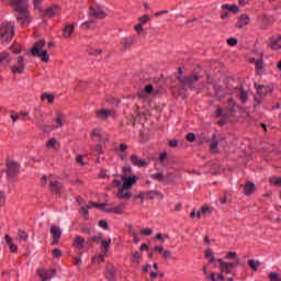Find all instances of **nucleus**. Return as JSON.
<instances>
[{
    "instance_id": "nucleus-62",
    "label": "nucleus",
    "mask_w": 281,
    "mask_h": 281,
    "mask_svg": "<svg viewBox=\"0 0 281 281\" xmlns=\"http://www.w3.org/2000/svg\"><path fill=\"white\" fill-rule=\"evenodd\" d=\"M11 52H13V54H19L21 52V46L19 45L12 46Z\"/></svg>"
},
{
    "instance_id": "nucleus-63",
    "label": "nucleus",
    "mask_w": 281,
    "mask_h": 281,
    "mask_svg": "<svg viewBox=\"0 0 281 281\" xmlns=\"http://www.w3.org/2000/svg\"><path fill=\"white\" fill-rule=\"evenodd\" d=\"M142 258V255L139 252H134L133 254V260L135 262H139V259Z\"/></svg>"
},
{
    "instance_id": "nucleus-10",
    "label": "nucleus",
    "mask_w": 281,
    "mask_h": 281,
    "mask_svg": "<svg viewBox=\"0 0 281 281\" xmlns=\"http://www.w3.org/2000/svg\"><path fill=\"white\" fill-rule=\"evenodd\" d=\"M199 75H193L189 77H178L179 82L183 85V87H192L195 82H199Z\"/></svg>"
},
{
    "instance_id": "nucleus-20",
    "label": "nucleus",
    "mask_w": 281,
    "mask_h": 281,
    "mask_svg": "<svg viewBox=\"0 0 281 281\" xmlns=\"http://www.w3.org/2000/svg\"><path fill=\"white\" fill-rule=\"evenodd\" d=\"M213 89L215 91L216 98H218L220 100H223V98H225V95H227V90H225V88H223L218 85H214Z\"/></svg>"
},
{
    "instance_id": "nucleus-60",
    "label": "nucleus",
    "mask_w": 281,
    "mask_h": 281,
    "mask_svg": "<svg viewBox=\"0 0 281 281\" xmlns=\"http://www.w3.org/2000/svg\"><path fill=\"white\" fill-rule=\"evenodd\" d=\"M76 161H77V164H80V166H85V161H83L82 155H78L76 157Z\"/></svg>"
},
{
    "instance_id": "nucleus-1",
    "label": "nucleus",
    "mask_w": 281,
    "mask_h": 281,
    "mask_svg": "<svg viewBox=\"0 0 281 281\" xmlns=\"http://www.w3.org/2000/svg\"><path fill=\"white\" fill-rule=\"evenodd\" d=\"M13 10L18 13V23L27 25L30 23V12L27 11V0H11Z\"/></svg>"
},
{
    "instance_id": "nucleus-32",
    "label": "nucleus",
    "mask_w": 281,
    "mask_h": 281,
    "mask_svg": "<svg viewBox=\"0 0 281 281\" xmlns=\"http://www.w3.org/2000/svg\"><path fill=\"white\" fill-rule=\"evenodd\" d=\"M8 63H10V53L0 54V66L8 65Z\"/></svg>"
},
{
    "instance_id": "nucleus-50",
    "label": "nucleus",
    "mask_w": 281,
    "mask_h": 281,
    "mask_svg": "<svg viewBox=\"0 0 281 281\" xmlns=\"http://www.w3.org/2000/svg\"><path fill=\"white\" fill-rule=\"evenodd\" d=\"M93 153H98L99 155H102V144H97L94 147H92Z\"/></svg>"
},
{
    "instance_id": "nucleus-5",
    "label": "nucleus",
    "mask_w": 281,
    "mask_h": 281,
    "mask_svg": "<svg viewBox=\"0 0 281 281\" xmlns=\"http://www.w3.org/2000/svg\"><path fill=\"white\" fill-rule=\"evenodd\" d=\"M139 100H147L148 98H150V95H159V88H155L153 85H147L145 86L144 89H142L138 93H137Z\"/></svg>"
},
{
    "instance_id": "nucleus-13",
    "label": "nucleus",
    "mask_w": 281,
    "mask_h": 281,
    "mask_svg": "<svg viewBox=\"0 0 281 281\" xmlns=\"http://www.w3.org/2000/svg\"><path fill=\"white\" fill-rule=\"evenodd\" d=\"M55 122L57 123V125H46L45 131H56V128H63V124H65V115L58 113Z\"/></svg>"
},
{
    "instance_id": "nucleus-44",
    "label": "nucleus",
    "mask_w": 281,
    "mask_h": 281,
    "mask_svg": "<svg viewBox=\"0 0 281 281\" xmlns=\"http://www.w3.org/2000/svg\"><path fill=\"white\" fill-rule=\"evenodd\" d=\"M227 44L231 46V47H236V45H238V40L235 38V37H231L227 40Z\"/></svg>"
},
{
    "instance_id": "nucleus-54",
    "label": "nucleus",
    "mask_w": 281,
    "mask_h": 281,
    "mask_svg": "<svg viewBox=\"0 0 281 281\" xmlns=\"http://www.w3.org/2000/svg\"><path fill=\"white\" fill-rule=\"evenodd\" d=\"M93 23H95V21L94 20H90L88 22L82 23L81 27H86V30H89V26L93 25Z\"/></svg>"
},
{
    "instance_id": "nucleus-37",
    "label": "nucleus",
    "mask_w": 281,
    "mask_h": 281,
    "mask_svg": "<svg viewBox=\"0 0 281 281\" xmlns=\"http://www.w3.org/2000/svg\"><path fill=\"white\" fill-rule=\"evenodd\" d=\"M125 207H126V203L122 202L117 206L113 207V212L114 214H122Z\"/></svg>"
},
{
    "instance_id": "nucleus-30",
    "label": "nucleus",
    "mask_w": 281,
    "mask_h": 281,
    "mask_svg": "<svg viewBox=\"0 0 281 281\" xmlns=\"http://www.w3.org/2000/svg\"><path fill=\"white\" fill-rule=\"evenodd\" d=\"M16 238L21 243H26L27 238H30V235L27 233H25V231L19 229Z\"/></svg>"
},
{
    "instance_id": "nucleus-6",
    "label": "nucleus",
    "mask_w": 281,
    "mask_h": 281,
    "mask_svg": "<svg viewBox=\"0 0 281 281\" xmlns=\"http://www.w3.org/2000/svg\"><path fill=\"white\" fill-rule=\"evenodd\" d=\"M217 262L220 263V270L222 273L229 274L232 273V269H236L238 267V262H227L223 259H217Z\"/></svg>"
},
{
    "instance_id": "nucleus-3",
    "label": "nucleus",
    "mask_w": 281,
    "mask_h": 281,
    "mask_svg": "<svg viewBox=\"0 0 281 281\" xmlns=\"http://www.w3.org/2000/svg\"><path fill=\"white\" fill-rule=\"evenodd\" d=\"M14 36V24L12 22L3 23L0 26L1 43H10Z\"/></svg>"
},
{
    "instance_id": "nucleus-29",
    "label": "nucleus",
    "mask_w": 281,
    "mask_h": 281,
    "mask_svg": "<svg viewBox=\"0 0 281 281\" xmlns=\"http://www.w3.org/2000/svg\"><path fill=\"white\" fill-rule=\"evenodd\" d=\"M111 115H112V112L110 110H99V111H97V116L100 120H106Z\"/></svg>"
},
{
    "instance_id": "nucleus-55",
    "label": "nucleus",
    "mask_w": 281,
    "mask_h": 281,
    "mask_svg": "<svg viewBox=\"0 0 281 281\" xmlns=\"http://www.w3.org/2000/svg\"><path fill=\"white\" fill-rule=\"evenodd\" d=\"M140 23L146 24L147 21H150V16L148 14H145L139 18Z\"/></svg>"
},
{
    "instance_id": "nucleus-12",
    "label": "nucleus",
    "mask_w": 281,
    "mask_h": 281,
    "mask_svg": "<svg viewBox=\"0 0 281 281\" xmlns=\"http://www.w3.org/2000/svg\"><path fill=\"white\" fill-rule=\"evenodd\" d=\"M130 161L132 165H134L136 168H147L148 166V161L147 160H144L142 158H139V156L133 154L131 157H130Z\"/></svg>"
},
{
    "instance_id": "nucleus-61",
    "label": "nucleus",
    "mask_w": 281,
    "mask_h": 281,
    "mask_svg": "<svg viewBox=\"0 0 281 281\" xmlns=\"http://www.w3.org/2000/svg\"><path fill=\"white\" fill-rule=\"evenodd\" d=\"M112 186L113 188H122V182L117 179H114Z\"/></svg>"
},
{
    "instance_id": "nucleus-43",
    "label": "nucleus",
    "mask_w": 281,
    "mask_h": 281,
    "mask_svg": "<svg viewBox=\"0 0 281 281\" xmlns=\"http://www.w3.org/2000/svg\"><path fill=\"white\" fill-rule=\"evenodd\" d=\"M122 45L123 47H131L133 45V38H123Z\"/></svg>"
},
{
    "instance_id": "nucleus-4",
    "label": "nucleus",
    "mask_w": 281,
    "mask_h": 281,
    "mask_svg": "<svg viewBox=\"0 0 281 281\" xmlns=\"http://www.w3.org/2000/svg\"><path fill=\"white\" fill-rule=\"evenodd\" d=\"M47 181L50 192H53L54 194H60V182H58V178H56V176L54 175H49L48 177L43 176L42 186H47Z\"/></svg>"
},
{
    "instance_id": "nucleus-58",
    "label": "nucleus",
    "mask_w": 281,
    "mask_h": 281,
    "mask_svg": "<svg viewBox=\"0 0 281 281\" xmlns=\"http://www.w3.org/2000/svg\"><path fill=\"white\" fill-rule=\"evenodd\" d=\"M227 104L228 106H231V111H234V106H236V101H234V99H228Z\"/></svg>"
},
{
    "instance_id": "nucleus-64",
    "label": "nucleus",
    "mask_w": 281,
    "mask_h": 281,
    "mask_svg": "<svg viewBox=\"0 0 281 281\" xmlns=\"http://www.w3.org/2000/svg\"><path fill=\"white\" fill-rule=\"evenodd\" d=\"M127 148H128V145H126V144H121L119 146L120 153H125L127 150Z\"/></svg>"
},
{
    "instance_id": "nucleus-34",
    "label": "nucleus",
    "mask_w": 281,
    "mask_h": 281,
    "mask_svg": "<svg viewBox=\"0 0 281 281\" xmlns=\"http://www.w3.org/2000/svg\"><path fill=\"white\" fill-rule=\"evenodd\" d=\"M159 193L157 191H149L147 193H142L140 199H155Z\"/></svg>"
},
{
    "instance_id": "nucleus-53",
    "label": "nucleus",
    "mask_w": 281,
    "mask_h": 281,
    "mask_svg": "<svg viewBox=\"0 0 281 281\" xmlns=\"http://www.w3.org/2000/svg\"><path fill=\"white\" fill-rule=\"evenodd\" d=\"M99 227H102L103 229H109V224L106 223V221L101 220L99 221Z\"/></svg>"
},
{
    "instance_id": "nucleus-21",
    "label": "nucleus",
    "mask_w": 281,
    "mask_h": 281,
    "mask_svg": "<svg viewBox=\"0 0 281 281\" xmlns=\"http://www.w3.org/2000/svg\"><path fill=\"white\" fill-rule=\"evenodd\" d=\"M92 137H98L100 144H104V142H109V137H106L101 130H93Z\"/></svg>"
},
{
    "instance_id": "nucleus-9",
    "label": "nucleus",
    "mask_w": 281,
    "mask_h": 281,
    "mask_svg": "<svg viewBox=\"0 0 281 281\" xmlns=\"http://www.w3.org/2000/svg\"><path fill=\"white\" fill-rule=\"evenodd\" d=\"M37 273L42 281H49L54 278V276H56V270L38 269Z\"/></svg>"
},
{
    "instance_id": "nucleus-47",
    "label": "nucleus",
    "mask_w": 281,
    "mask_h": 281,
    "mask_svg": "<svg viewBox=\"0 0 281 281\" xmlns=\"http://www.w3.org/2000/svg\"><path fill=\"white\" fill-rule=\"evenodd\" d=\"M42 100H48L49 104L54 102V97L52 94L44 93L42 94Z\"/></svg>"
},
{
    "instance_id": "nucleus-35",
    "label": "nucleus",
    "mask_w": 281,
    "mask_h": 281,
    "mask_svg": "<svg viewBox=\"0 0 281 281\" xmlns=\"http://www.w3.org/2000/svg\"><path fill=\"white\" fill-rule=\"evenodd\" d=\"M248 266L252 271H258V267H260V261H256L255 259H249L248 260Z\"/></svg>"
},
{
    "instance_id": "nucleus-28",
    "label": "nucleus",
    "mask_w": 281,
    "mask_h": 281,
    "mask_svg": "<svg viewBox=\"0 0 281 281\" xmlns=\"http://www.w3.org/2000/svg\"><path fill=\"white\" fill-rule=\"evenodd\" d=\"M64 38H70L74 34V24H68L64 27Z\"/></svg>"
},
{
    "instance_id": "nucleus-31",
    "label": "nucleus",
    "mask_w": 281,
    "mask_h": 281,
    "mask_svg": "<svg viewBox=\"0 0 281 281\" xmlns=\"http://www.w3.org/2000/svg\"><path fill=\"white\" fill-rule=\"evenodd\" d=\"M238 98L243 102V104H245V102H247L249 98V93L245 89H240L238 93Z\"/></svg>"
},
{
    "instance_id": "nucleus-18",
    "label": "nucleus",
    "mask_w": 281,
    "mask_h": 281,
    "mask_svg": "<svg viewBox=\"0 0 281 281\" xmlns=\"http://www.w3.org/2000/svg\"><path fill=\"white\" fill-rule=\"evenodd\" d=\"M117 199H126L127 201L133 196V193L128 191V189H124V187H120L116 193Z\"/></svg>"
},
{
    "instance_id": "nucleus-17",
    "label": "nucleus",
    "mask_w": 281,
    "mask_h": 281,
    "mask_svg": "<svg viewBox=\"0 0 281 281\" xmlns=\"http://www.w3.org/2000/svg\"><path fill=\"white\" fill-rule=\"evenodd\" d=\"M250 19L249 15L247 14H241L238 19H237V23L235 25V27H237L238 30H243V27H246V25H249L250 23Z\"/></svg>"
},
{
    "instance_id": "nucleus-49",
    "label": "nucleus",
    "mask_w": 281,
    "mask_h": 281,
    "mask_svg": "<svg viewBox=\"0 0 281 281\" xmlns=\"http://www.w3.org/2000/svg\"><path fill=\"white\" fill-rule=\"evenodd\" d=\"M104 252L100 254L98 257L93 258V262H104Z\"/></svg>"
},
{
    "instance_id": "nucleus-11",
    "label": "nucleus",
    "mask_w": 281,
    "mask_h": 281,
    "mask_svg": "<svg viewBox=\"0 0 281 281\" xmlns=\"http://www.w3.org/2000/svg\"><path fill=\"white\" fill-rule=\"evenodd\" d=\"M137 179H138L137 176H133V177L122 176L123 184L121 187H123L124 190H131L133 186L137 183Z\"/></svg>"
},
{
    "instance_id": "nucleus-14",
    "label": "nucleus",
    "mask_w": 281,
    "mask_h": 281,
    "mask_svg": "<svg viewBox=\"0 0 281 281\" xmlns=\"http://www.w3.org/2000/svg\"><path fill=\"white\" fill-rule=\"evenodd\" d=\"M50 234L53 236L52 245H58V240H60V237L63 236V231H60V227H58L57 225H52Z\"/></svg>"
},
{
    "instance_id": "nucleus-52",
    "label": "nucleus",
    "mask_w": 281,
    "mask_h": 281,
    "mask_svg": "<svg viewBox=\"0 0 281 281\" xmlns=\"http://www.w3.org/2000/svg\"><path fill=\"white\" fill-rule=\"evenodd\" d=\"M53 255L55 258H60V256H63V251L59 248H55L53 250Z\"/></svg>"
},
{
    "instance_id": "nucleus-48",
    "label": "nucleus",
    "mask_w": 281,
    "mask_h": 281,
    "mask_svg": "<svg viewBox=\"0 0 281 281\" xmlns=\"http://www.w3.org/2000/svg\"><path fill=\"white\" fill-rule=\"evenodd\" d=\"M270 182L272 183V186H281V178L273 177L270 179Z\"/></svg>"
},
{
    "instance_id": "nucleus-8",
    "label": "nucleus",
    "mask_w": 281,
    "mask_h": 281,
    "mask_svg": "<svg viewBox=\"0 0 281 281\" xmlns=\"http://www.w3.org/2000/svg\"><path fill=\"white\" fill-rule=\"evenodd\" d=\"M19 175V164L15 161H8L7 162V177L8 179H14Z\"/></svg>"
},
{
    "instance_id": "nucleus-15",
    "label": "nucleus",
    "mask_w": 281,
    "mask_h": 281,
    "mask_svg": "<svg viewBox=\"0 0 281 281\" xmlns=\"http://www.w3.org/2000/svg\"><path fill=\"white\" fill-rule=\"evenodd\" d=\"M12 74H23L25 71V61L23 57H18L16 64L11 68Z\"/></svg>"
},
{
    "instance_id": "nucleus-19",
    "label": "nucleus",
    "mask_w": 281,
    "mask_h": 281,
    "mask_svg": "<svg viewBox=\"0 0 281 281\" xmlns=\"http://www.w3.org/2000/svg\"><path fill=\"white\" fill-rule=\"evenodd\" d=\"M45 16H48L49 19H52V16H56V14H60V8L58 5H53L47 8L44 11Z\"/></svg>"
},
{
    "instance_id": "nucleus-24",
    "label": "nucleus",
    "mask_w": 281,
    "mask_h": 281,
    "mask_svg": "<svg viewBox=\"0 0 281 281\" xmlns=\"http://www.w3.org/2000/svg\"><path fill=\"white\" fill-rule=\"evenodd\" d=\"M254 192H256V184L254 182H247L244 186V194H246V196H249V194H254Z\"/></svg>"
},
{
    "instance_id": "nucleus-22",
    "label": "nucleus",
    "mask_w": 281,
    "mask_h": 281,
    "mask_svg": "<svg viewBox=\"0 0 281 281\" xmlns=\"http://www.w3.org/2000/svg\"><path fill=\"white\" fill-rule=\"evenodd\" d=\"M72 245L75 249H85V238L80 235L76 236Z\"/></svg>"
},
{
    "instance_id": "nucleus-7",
    "label": "nucleus",
    "mask_w": 281,
    "mask_h": 281,
    "mask_svg": "<svg viewBox=\"0 0 281 281\" xmlns=\"http://www.w3.org/2000/svg\"><path fill=\"white\" fill-rule=\"evenodd\" d=\"M255 89L260 98H267V95H271L273 93V86H263L255 83Z\"/></svg>"
},
{
    "instance_id": "nucleus-33",
    "label": "nucleus",
    "mask_w": 281,
    "mask_h": 281,
    "mask_svg": "<svg viewBox=\"0 0 281 281\" xmlns=\"http://www.w3.org/2000/svg\"><path fill=\"white\" fill-rule=\"evenodd\" d=\"M109 247H111V239L109 240L101 239V249H103L104 255L109 252Z\"/></svg>"
},
{
    "instance_id": "nucleus-16",
    "label": "nucleus",
    "mask_w": 281,
    "mask_h": 281,
    "mask_svg": "<svg viewBox=\"0 0 281 281\" xmlns=\"http://www.w3.org/2000/svg\"><path fill=\"white\" fill-rule=\"evenodd\" d=\"M89 14L94 19H104L106 16V13L100 7H91Z\"/></svg>"
},
{
    "instance_id": "nucleus-26",
    "label": "nucleus",
    "mask_w": 281,
    "mask_h": 281,
    "mask_svg": "<svg viewBox=\"0 0 281 281\" xmlns=\"http://www.w3.org/2000/svg\"><path fill=\"white\" fill-rule=\"evenodd\" d=\"M210 150L211 153H218V139L216 138V135H213L212 142L210 144Z\"/></svg>"
},
{
    "instance_id": "nucleus-38",
    "label": "nucleus",
    "mask_w": 281,
    "mask_h": 281,
    "mask_svg": "<svg viewBox=\"0 0 281 281\" xmlns=\"http://www.w3.org/2000/svg\"><path fill=\"white\" fill-rule=\"evenodd\" d=\"M256 71L260 72L262 69H265V63L262 61V58L258 59L255 64Z\"/></svg>"
},
{
    "instance_id": "nucleus-25",
    "label": "nucleus",
    "mask_w": 281,
    "mask_h": 281,
    "mask_svg": "<svg viewBox=\"0 0 281 281\" xmlns=\"http://www.w3.org/2000/svg\"><path fill=\"white\" fill-rule=\"evenodd\" d=\"M269 46L274 50L281 49V36L272 38Z\"/></svg>"
},
{
    "instance_id": "nucleus-57",
    "label": "nucleus",
    "mask_w": 281,
    "mask_h": 281,
    "mask_svg": "<svg viewBox=\"0 0 281 281\" xmlns=\"http://www.w3.org/2000/svg\"><path fill=\"white\" fill-rule=\"evenodd\" d=\"M124 175H131L133 172V168L131 166L123 167Z\"/></svg>"
},
{
    "instance_id": "nucleus-51",
    "label": "nucleus",
    "mask_w": 281,
    "mask_h": 281,
    "mask_svg": "<svg viewBox=\"0 0 281 281\" xmlns=\"http://www.w3.org/2000/svg\"><path fill=\"white\" fill-rule=\"evenodd\" d=\"M140 234L143 236H150V234H153V229H150V228H143V229H140Z\"/></svg>"
},
{
    "instance_id": "nucleus-36",
    "label": "nucleus",
    "mask_w": 281,
    "mask_h": 281,
    "mask_svg": "<svg viewBox=\"0 0 281 281\" xmlns=\"http://www.w3.org/2000/svg\"><path fill=\"white\" fill-rule=\"evenodd\" d=\"M150 178L154 179L155 181H160V182L166 181V177L161 172L153 173Z\"/></svg>"
},
{
    "instance_id": "nucleus-2",
    "label": "nucleus",
    "mask_w": 281,
    "mask_h": 281,
    "mask_svg": "<svg viewBox=\"0 0 281 281\" xmlns=\"http://www.w3.org/2000/svg\"><path fill=\"white\" fill-rule=\"evenodd\" d=\"M44 47L45 40H40L31 48V54L32 56H37L38 58H41L43 63H49V55L47 54V50L43 49Z\"/></svg>"
},
{
    "instance_id": "nucleus-42",
    "label": "nucleus",
    "mask_w": 281,
    "mask_h": 281,
    "mask_svg": "<svg viewBox=\"0 0 281 281\" xmlns=\"http://www.w3.org/2000/svg\"><path fill=\"white\" fill-rule=\"evenodd\" d=\"M269 279H270V281H281V277H280V274H278V272H270Z\"/></svg>"
},
{
    "instance_id": "nucleus-39",
    "label": "nucleus",
    "mask_w": 281,
    "mask_h": 281,
    "mask_svg": "<svg viewBox=\"0 0 281 281\" xmlns=\"http://www.w3.org/2000/svg\"><path fill=\"white\" fill-rule=\"evenodd\" d=\"M168 159V153L162 151L158 155V164H166V160Z\"/></svg>"
},
{
    "instance_id": "nucleus-27",
    "label": "nucleus",
    "mask_w": 281,
    "mask_h": 281,
    "mask_svg": "<svg viewBox=\"0 0 281 281\" xmlns=\"http://www.w3.org/2000/svg\"><path fill=\"white\" fill-rule=\"evenodd\" d=\"M222 10H228V12H233V14H238L239 12L238 5L235 4H222Z\"/></svg>"
},
{
    "instance_id": "nucleus-56",
    "label": "nucleus",
    "mask_w": 281,
    "mask_h": 281,
    "mask_svg": "<svg viewBox=\"0 0 281 281\" xmlns=\"http://www.w3.org/2000/svg\"><path fill=\"white\" fill-rule=\"evenodd\" d=\"M130 232L134 238V243H139V237H137V234L135 233V231H133V228H130Z\"/></svg>"
},
{
    "instance_id": "nucleus-40",
    "label": "nucleus",
    "mask_w": 281,
    "mask_h": 281,
    "mask_svg": "<svg viewBox=\"0 0 281 281\" xmlns=\"http://www.w3.org/2000/svg\"><path fill=\"white\" fill-rule=\"evenodd\" d=\"M100 240H102V235H97V236H92L89 240H88V243H87V245L89 246V247H91V243H99Z\"/></svg>"
},
{
    "instance_id": "nucleus-45",
    "label": "nucleus",
    "mask_w": 281,
    "mask_h": 281,
    "mask_svg": "<svg viewBox=\"0 0 281 281\" xmlns=\"http://www.w3.org/2000/svg\"><path fill=\"white\" fill-rule=\"evenodd\" d=\"M4 240L9 248H11L14 245V241L12 240V237H10V235H4Z\"/></svg>"
},
{
    "instance_id": "nucleus-46",
    "label": "nucleus",
    "mask_w": 281,
    "mask_h": 281,
    "mask_svg": "<svg viewBox=\"0 0 281 281\" xmlns=\"http://www.w3.org/2000/svg\"><path fill=\"white\" fill-rule=\"evenodd\" d=\"M89 210H91V205L81 206L80 213L83 214V216H87L89 214Z\"/></svg>"
},
{
    "instance_id": "nucleus-59",
    "label": "nucleus",
    "mask_w": 281,
    "mask_h": 281,
    "mask_svg": "<svg viewBox=\"0 0 281 281\" xmlns=\"http://www.w3.org/2000/svg\"><path fill=\"white\" fill-rule=\"evenodd\" d=\"M187 139L188 142H194V139H196V136L194 135V133H189L187 134Z\"/></svg>"
},
{
    "instance_id": "nucleus-23",
    "label": "nucleus",
    "mask_w": 281,
    "mask_h": 281,
    "mask_svg": "<svg viewBox=\"0 0 281 281\" xmlns=\"http://www.w3.org/2000/svg\"><path fill=\"white\" fill-rule=\"evenodd\" d=\"M46 147L49 150H58L60 148V143L56 138H50L49 140L46 142Z\"/></svg>"
},
{
    "instance_id": "nucleus-41",
    "label": "nucleus",
    "mask_w": 281,
    "mask_h": 281,
    "mask_svg": "<svg viewBox=\"0 0 281 281\" xmlns=\"http://www.w3.org/2000/svg\"><path fill=\"white\" fill-rule=\"evenodd\" d=\"M224 258L225 260H236V258H238V255L234 251H229Z\"/></svg>"
}]
</instances>
